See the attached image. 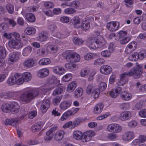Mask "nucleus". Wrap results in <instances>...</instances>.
Wrapping results in <instances>:
<instances>
[{
    "mask_svg": "<svg viewBox=\"0 0 146 146\" xmlns=\"http://www.w3.org/2000/svg\"><path fill=\"white\" fill-rule=\"evenodd\" d=\"M106 42L103 37L97 38H90L87 42V44L91 49H96L98 48H104L106 47Z\"/></svg>",
    "mask_w": 146,
    "mask_h": 146,
    "instance_id": "obj_1",
    "label": "nucleus"
},
{
    "mask_svg": "<svg viewBox=\"0 0 146 146\" xmlns=\"http://www.w3.org/2000/svg\"><path fill=\"white\" fill-rule=\"evenodd\" d=\"M39 92L37 90H29L22 94L20 96V99L23 102L27 103L37 96Z\"/></svg>",
    "mask_w": 146,
    "mask_h": 146,
    "instance_id": "obj_2",
    "label": "nucleus"
},
{
    "mask_svg": "<svg viewBox=\"0 0 146 146\" xmlns=\"http://www.w3.org/2000/svg\"><path fill=\"white\" fill-rule=\"evenodd\" d=\"M142 66L138 65L136 67L133 68L131 69V71L129 72V76H133V77L134 79L139 78L142 74Z\"/></svg>",
    "mask_w": 146,
    "mask_h": 146,
    "instance_id": "obj_3",
    "label": "nucleus"
},
{
    "mask_svg": "<svg viewBox=\"0 0 146 146\" xmlns=\"http://www.w3.org/2000/svg\"><path fill=\"white\" fill-rule=\"evenodd\" d=\"M65 58L68 61L74 62H79L80 59V55L75 52L70 53L66 51L64 54Z\"/></svg>",
    "mask_w": 146,
    "mask_h": 146,
    "instance_id": "obj_4",
    "label": "nucleus"
},
{
    "mask_svg": "<svg viewBox=\"0 0 146 146\" xmlns=\"http://www.w3.org/2000/svg\"><path fill=\"white\" fill-rule=\"evenodd\" d=\"M108 131L114 133H119L122 130L121 127L119 125L115 123L109 124L107 127Z\"/></svg>",
    "mask_w": 146,
    "mask_h": 146,
    "instance_id": "obj_5",
    "label": "nucleus"
},
{
    "mask_svg": "<svg viewBox=\"0 0 146 146\" xmlns=\"http://www.w3.org/2000/svg\"><path fill=\"white\" fill-rule=\"evenodd\" d=\"M9 45L12 48L19 49L21 48L23 46V44L22 42L16 41L14 40H12L9 42Z\"/></svg>",
    "mask_w": 146,
    "mask_h": 146,
    "instance_id": "obj_6",
    "label": "nucleus"
},
{
    "mask_svg": "<svg viewBox=\"0 0 146 146\" xmlns=\"http://www.w3.org/2000/svg\"><path fill=\"white\" fill-rule=\"evenodd\" d=\"M132 116V114L129 111H125L122 112L119 115V119L121 121L129 120Z\"/></svg>",
    "mask_w": 146,
    "mask_h": 146,
    "instance_id": "obj_7",
    "label": "nucleus"
},
{
    "mask_svg": "<svg viewBox=\"0 0 146 146\" xmlns=\"http://www.w3.org/2000/svg\"><path fill=\"white\" fill-rule=\"evenodd\" d=\"M119 23L115 21L110 22L107 24V27L108 29L111 31L117 30L119 27Z\"/></svg>",
    "mask_w": 146,
    "mask_h": 146,
    "instance_id": "obj_8",
    "label": "nucleus"
},
{
    "mask_svg": "<svg viewBox=\"0 0 146 146\" xmlns=\"http://www.w3.org/2000/svg\"><path fill=\"white\" fill-rule=\"evenodd\" d=\"M112 69L110 66L105 65L101 67L100 68V72L103 74L108 75L112 72Z\"/></svg>",
    "mask_w": 146,
    "mask_h": 146,
    "instance_id": "obj_9",
    "label": "nucleus"
},
{
    "mask_svg": "<svg viewBox=\"0 0 146 146\" xmlns=\"http://www.w3.org/2000/svg\"><path fill=\"white\" fill-rule=\"evenodd\" d=\"M129 74V72H125L123 73L121 75L119 80L117 82V84L119 86H123L126 83L127 76H130Z\"/></svg>",
    "mask_w": 146,
    "mask_h": 146,
    "instance_id": "obj_10",
    "label": "nucleus"
},
{
    "mask_svg": "<svg viewBox=\"0 0 146 146\" xmlns=\"http://www.w3.org/2000/svg\"><path fill=\"white\" fill-rule=\"evenodd\" d=\"M134 137V133L132 131H128L125 133L123 136V140L125 141H129L133 139Z\"/></svg>",
    "mask_w": 146,
    "mask_h": 146,
    "instance_id": "obj_11",
    "label": "nucleus"
},
{
    "mask_svg": "<svg viewBox=\"0 0 146 146\" xmlns=\"http://www.w3.org/2000/svg\"><path fill=\"white\" fill-rule=\"evenodd\" d=\"M19 54L18 52H13L10 54L9 60L11 62L16 61L19 58Z\"/></svg>",
    "mask_w": 146,
    "mask_h": 146,
    "instance_id": "obj_12",
    "label": "nucleus"
},
{
    "mask_svg": "<svg viewBox=\"0 0 146 146\" xmlns=\"http://www.w3.org/2000/svg\"><path fill=\"white\" fill-rule=\"evenodd\" d=\"M49 73L48 70L46 68H44L38 71L37 75L39 77L43 78L48 76Z\"/></svg>",
    "mask_w": 146,
    "mask_h": 146,
    "instance_id": "obj_13",
    "label": "nucleus"
},
{
    "mask_svg": "<svg viewBox=\"0 0 146 146\" xmlns=\"http://www.w3.org/2000/svg\"><path fill=\"white\" fill-rule=\"evenodd\" d=\"M18 121L17 119L15 118L7 119L5 123V125H11L13 127H15Z\"/></svg>",
    "mask_w": 146,
    "mask_h": 146,
    "instance_id": "obj_14",
    "label": "nucleus"
},
{
    "mask_svg": "<svg viewBox=\"0 0 146 146\" xmlns=\"http://www.w3.org/2000/svg\"><path fill=\"white\" fill-rule=\"evenodd\" d=\"M136 44L134 42H132L127 45L126 49L125 52L127 54H130L131 51H133L135 49Z\"/></svg>",
    "mask_w": 146,
    "mask_h": 146,
    "instance_id": "obj_15",
    "label": "nucleus"
},
{
    "mask_svg": "<svg viewBox=\"0 0 146 146\" xmlns=\"http://www.w3.org/2000/svg\"><path fill=\"white\" fill-rule=\"evenodd\" d=\"M103 104L100 103L97 104L94 107V112L95 113L98 114L100 113L102 111L104 108Z\"/></svg>",
    "mask_w": 146,
    "mask_h": 146,
    "instance_id": "obj_16",
    "label": "nucleus"
},
{
    "mask_svg": "<svg viewBox=\"0 0 146 146\" xmlns=\"http://www.w3.org/2000/svg\"><path fill=\"white\" fill-rule=\"evenodd\" d=\"M65 133L62 130L58 131L54 135V139L57 141L61 140L63 138Z\"/></svg>",
    "mask_w": 146,
    "mask_h": 146,
    "instance_id": "obj_17",
    "label": "nucleus"
},
{
    "mask_svg": "<svg viewBox=\"0 0 146 146\" xmlns=\"http://www.w3.org/2000/svg\"><path fill=\"white\" fill-rule=\"evenodd\" d=\"M120 96L122 99L126 101L130 100L132 97L131 94L125 91L121 93Z\"/></svg>",
    "mask_w": 146,
    "mask_h": 146,
    "instance_id": "obj_18",
    "label": "nucleus"
},
{
    "mask_svg": "<svg viewBox=\"0 0 146 146\" xmlns=\"http://www.w3.org/2000/svg\"><path fill=\"white\" fill-rule=\"evenodd\" d=\"M16 82L15 84L18 85L22 84L24 82L23 76L20 74L17 73L15 74Z\"/></svg>",
    "mask_w": 146,
    "mask_h": 146,
    "instance_id": "obj_19",
    "label": "nucleus"
},
{
    "mask_svg": "<svg viewBox=\"0 0 146 146\" xmlns=\"http://www.w3.org/2000/svg\"><path fill=\"white\" fill-rule=\"evenodd\" d=\"M71 102L69 101H64L62 102L60 105L61 109L65 110L69 108L71 105Z\"/></svg>",
    "mask_w": 146,
    "mask_h": 146,
    "instance_id": "obj_20",
    "label": "nucleus"
},
{
    "mask_svg": "<svg viewBox=\"0 0 146 146\" xmlns=\"http://www.w3.org/2000/svg\"><path fill=\"white\" fill-rule=\"evenodd\" d=\"M23 64L24 66L30 68L34 66L35 62L32 59H28L25 60Z\"/></svg>",
    "mask_w": 146,
    "mask_h": 146,
    "instance_id": "obj_21",
    "label": "nucleus"
},
{
    "mask_svg": "<svg viewBox=\"0 0 146 146\" xmlns=\"http://www.w3.org/2000/svg\"><path fill=\"white\" fill-rule=\"evenodd\" d=\"M43 126V123L40 122H38L35 123L32 127L33 132H35L40 130Z\"/></svg>",
    "mask_w": 146,
    "mask_h": 146,
    "instance_id": "obj_22",
    "label": "nucleus"
},
{
    "mask_svg": "<svg viewBox=\"0 0 146 146\" xmlns=\"http://www.w3.org/2000/svg\"><path fill=\"white\" fill-rule=\"evenodd\" d=\"M65 89V87L64 86H61L57 87L54 91L52 93L53 96H56L60 94Z\"/></svg>",
    "mask_w": 146,
    "mask_h": 146,
    "instance_id": "obj_23",
    "label": "nucleus"
},
{
    "mask_svg": "<svg viewBox=\"0 0 146 146\" xmlns=\"http://www.w3.org/2000/svg\"><path fill=\"white\" fill-rule=\"evenodd\" d=\"M48 37L47 34L45 32H42L37 37V39L40 41L44 42L47 40Z\"/></svg>",
    "mask_w": 146,
    "mask_h": 146,
    "instance_id": "obj_24",
    "label": "nucleus"
},
{
    "mask_svg": "<svg viewBox=\"0 0 146 146\" xmlns=\"http://www.w3.org/2000/svg\"><path fill=\"white\" fill-rule=\"evenodd\" d=\"M53 71L54 73L62 75L65 72V70L62 67L55 66L53 68Z\"/></svg>",
    "mask_w": 146,
    "mask_h": 146,
    "instance_id": "obj_25",
    "label": "nucleus"
},
{
    "mask_svg": "<svg viewBox=\"0 0 146 146\" xmlns=\"http://www.w3.org/2000/svg\"><path fill=\"white\" fill-rule=\"evenodd\" d=\"M25 17L26 19L30 22L33 23L35 21L36 18L35 15L31 13H27L26 14Z\"/></svg>",
    "mask_w": 146,
    "mask_h": 146,
    "instance_id": "obj_26",
    "label": "nucleus"
},
{
    "mask_svg": "<svg viewBox=\"0 0 146 146\" xmlns=\"http://www.w3.org/2000/svg\"><path fill=\"white\" fill-rule=\"evenodd\" d=\"M13 106V104H3L1 107L2 110L5 112H7L9 111H10L11 110V108Z\"/></svg>",
    "mask_w": 146,
    "mask_h": 146,
    "instance_id": "obj_27",
    "label": "nucleus"
},
{
    "mask_svg": "<svg viewBox=\"0 0 146 146\" xmlns=\"http://www.w3.org/2000/svg\"><path fill=\"white\" fill-rule=\"evenodd\" d=\"M76 87V82H71L68 86L67 88V91L69 92H72L75 90Z\"/></svg>",
    "mask_w": 146,
    "mask_h": 146,
    "instance_id": "obj_28",
    "label": "nucleus"
},
{
    "mask_svg": "<svg viewBox=\"0 0 146 146\" xmlns=\"http://www.w3.org/2000/svg\"><path fill=\"white\" fill-rule=\"evenodd\" d=\"M73 137L78 140L81 139L82 137V132L79 131H74L73 133Z\"/></svg>",
    "mask_w": 146,
    "mask_h": 146,
    "instance_id": "obj_29",
    "label": "nucleus"
},
{
    "mask_svg": "<svg viewBox=\"0 0 146 146\" xmlns=\"http://www.w3.org/2000/svg\"><path fill=\"white\" fill-rule=\"evenodd\" d=\"M47 51L49 52L54 54L56 52L57 48L56 46L55 45H48L47 47Z\"/></svg>",
    "mask_w": 146,
    "mask_h": 146,
    "instance_id": "obj_30",
    "label": "nucleus"
},
{
    "mask_svg": "<svg viewBox=\"0 0 146 146\" xmlns=\"http://www.w3.org/2000/svg\"><path fill=\"white\" fill-rule=\"evenodd\" d=\"M15 74L14 76L10 77L7 81V83L9 86H13L15 84L16 82Z\"/></svg>",
    "mask_w": 146,
    "mask_h": 146,
    "instance_id": "obj_31",
    "label": "nucleus"
},
{
    "mask_svg": "<svg viewBox=\"0 0 146 146\" xmlns=\"http://www.w3.org/2000/svg\"><path fill=\"white\" fill-rule=\"evenodd\" d=\"M139 54L137 52H135L128 57L129 60L132 61H136L139 59Z\"/></svg>",
    "mask_w": 146,
    "mask_h": 146,
    "instance_id": "obj_32",
    "label": "nucleus"
},
{
    "mask_svg": "<svg viewBox=\"0 0 146 146\" xmlns=\"http://www.w3.org/2000/svg\"><path fill=\"white\" fill-rule=\"evenodd\" d=\"M96 56L95 53L89 52L86 54L84 57L86 60H89L94 59Z\"/></svg>",
    "mask_w": 146,
    "mask_h": 146,
    "instance_id": "obj_33",
    "label": "nucleus"
},
{
    "mask_svg": "<svg viewBox=\"0 0 146 146\" xmlns=\"http://www.w3.org/2000/svg\"><path fill=\"white\" fill-rule=\"evenodd\" d=\"M71 23L73 24L74 27L76 28H78V26L77 25L80 23V19L78 17H75L71 20Z\"/></svg>",
    "mask_w": 146,
    "mask_h": 146,
    "instance_id": "obj_34",
    "label": "nucleus"
},
{
    "mask_svg": "<svg viewBox=\"0 0 146 146\" xmlns=\"http://www.w3.org/2000/svg\"><path fill=\"white\" fill-rule=\"evenodd\" d=\"M32 48L30 46H28L23 50V55L24 56H27L31 52Z\"/></svg>",
    "mask_w": 146,
    "mask_h": 146,
    "instance_id": "obj_35",
    "label": "nucleus"
},
{
    "mask_svg": "<svg viewBox=\"0 0 146 146\" xmlns=\"http://www.w3.org/2000/svg\"><path fill=\"white\" fill-rule=\"evenodd\" d=\"M50 62V61L49 59L45 58L40 60L38 63L40 65H45L49 64Z\"/></svg>",
    "mask_w": 146,
    "mask_h": 146,
    "instance_id": "obj_36",
    "label": "nucleus"
},
{
    "mask_svg": "<svg viewBox=\"0 0 146 146\" xmlns=\"http://www.w3.org/2000/svg\"><path fill=\"white\" fill-rule=\"evenodd\" d=\"M21 75L25 82H28L31 79V75L30 73L27 72L24 73Z\"/></svg>",
    "mask_w": 146,
    "mask_h": 146,
    "instance_id": "obj_37",
    "label": "nucleus"
},
{
    "mask_svg": "<svg viewBox=\"0 0 146 146\" xmlns=\"http://www.w3.org/2000/svg\"><path fill=\"white\" fill-rule=\"evenodd\" d=\"M47 82L49 84H53L57 82V79L54 76H50L48 78Z\"/></svg>",
    "mask_w": 146,
    "mask_h": 146,
    "instance_id": "obj_38",
    "label": "nucleus"
},
{
    "mask_svg": "<svg viewBox=\"0 0 146 146\" xmlns=\"http://www.w3.org/2000/svg\"><path fill=\"white\" fill-rule=\"evenodd\" d=\"M82 94V89L81 88H78L74 92V94L76 98L80 97Z\"/></svg>",
    "mask_w": 146,
    "mask_h": 146,
    "instance_id": "obj_39",
    "label": "nucleus"
},
{
    "mask_svg": "<svg viewBox=\"0 0 146 146\" xmlns=\"http://www.w3.org/2000/svg\"><path fill=\"white\" fill-rule=\"evenodd\" d=\"M6 9L8 13L11 14H13L14 10L13 5L10 3H8L5 6Z\"/></svg>",
    "mask_w": 146,
    "mask_h": 146,
    "instance_id": "obj_40",
    "label": "nucleus"
},
{
    "mask_svg": "<svg viewBox=\"0 0 146 146\" xmlns=\"http://www.w3.org/2000/svg\"><path fill=\"white\" fill-rule=\"evenodd\" d=\"M25 31L27 35H33L36 32V30L34 28L32 27H29L25 29Z\"/></svg>",
    "mask_w": 146,
    "mask_h": 146,
    "instance_id": "obj_41",
    "label": "nucleus"
},
{
    "mask_svg": "<svg viewBox=\"0 0 146 146\" xmlns=\"http://www.w3.org/2000/svg\"><path fill=\"white\" fill-rule=\"evenodd\" d=\"M94 89V86L92 84L88 85L86 89V93L89 95L92 94Z\"/></svg>",
    "mask_w": 146,
    "mask_h": 146,
    "instance_id": "obj_42",
    "label": "nucleus"
},
{
    "mask_svg": "<svg viewBox=\"0 0 146 146\" xmlns=\"http://www.w3.org/2000/svg\"><path fill=\"white\" fill-rule=\"evenodd\" d=\"M12 107L10 111L13 113L16 114L19 112V106L17 105H15L13 104V106Z\"/></svg>",
    "mask_w": 146,
    "mask_h": 146,
    "instance_id": "obj_43",
    "label": "nucleus"
},
{
    "mask_svg": "<svg viewBox=\"0 0 146 146\" xmlns=\"http://www.w3.org/2000/svg\"><path fill=\"white\" fill-rule=\"evenodd\" d=\"M5 48L1 46L0 47V58H5L6 55Z\"/></svg>",
    "mask_w": 146,
    "mask_h": 146,
    "instance_id": "obj_44",
    "label": "nucleus"
},
{
    "mask_svg": "<svg viewBox=\"0 0 146 146\" xmlns=\"http://www.w3.org/2000/svg\"><path fill=\"white\" fill-rule=\"evenodd\" d=\"M73 41L74 44L77 45L82 44L83 42V40L77 37H74Z\"/></svg>",
    "mask_w": 146,
    "mask_h": 146,
    "instance_id": "obj_45",
    "label": "nucleus"
},
{
    "mask_svg": "<svg viewBox=\"0 0 146 146\" xmlns=\"http://www.w3.org/2000/svg\"><path fill=\"white\" fill-rule=\"evenodd\" d=\"M65 66L67 69L74 70L76 68L77 66L76 65L72 63H69L66 64Z\"/></svg>",
    "mask_w": 146,
    "mask_h": 146,
    "instance_id": "obj_46",
    "label": "nucleus"
},
{
    "mask_svg": "<svg viewBox=\"0 0 146 146\" xmlns=\"http://www.w3.org/2000/svg\"><path fill=\"white\" fill-rule=\"evenodd\" d=\"M58 128L57 126H56L50 129L46 133V135L48 136H49L51 137H53V133L54 131L56 130Z\"/></svg>",
    "mask_w": 146,
    "mask_h": 146,
    "instance_id": "obj_47",
    "label": "nucleus"
},
{
    "mask_svg": "<svg viewBox=\"0 0 146 146\" xmlns=\"http://www.w3.org/2000/svg\"><path fill=\"white\" fill-rule=\"evenodd\" d=\"M90 27V25L88 23H86L85 21L84 23L82 22V23L81 27L82 29L85 31H87L89 29Z\"/></svg>",
    "mask_w": 146,
    "mask_h": 146,
    "instance_id": "obj_48",
    "label": "nucleus"
},
{
    "mask_svg": "<svg viewBox=\"0 0 146 146\" xmlns=\"http://www.w3.org/2000/svg\"><path fill=\"white\" fill-rule=\"evenodd\" d=\"M105 63V60L102 58H98L96 60L94 64L95 65H100Z\"/></svg>",
    "mask_w": 146,
    "mask_h": 146,
    "instance_id": "obj_49",
    "label": "nucleus"
},
{
    "mask_svg": "<svg viewBox=\"0 0 146 146\" xmlns=\"http://www.w3.org/2000/svg\"><path fill=\"white\" fill-rule=\"evenodd\" d=\"M89 72V70L87 68L83 69L80 72V75L81 76L84 77L87 75Z\"/></svg>",
    "mask_w": 146,
    "mask_h": 146,
    "instance_id": "obj_50",
    "label": "nucleus"
},
{
    "mask_svg": "<svg viewBox=\"0 0 146 146\" xmlns=\"http://www.w3.org/2000/svg\"><path fill=\"white\" fill-rule=\"evenodd\" d=\"M72 77V74H68L63 77L62 80L65 82H67L71 80Z\"/></svg>",
    "mask_w": 146,
    "mask_h": 146,
    "instance_id": "obj_51",
    "label": "nucleus"
},
{
    "mask_svg": "<svg viewBox=\"0 0 146 146\" xmlns=\"http://www.w3.org/2000/svg\"><path fill=\"white\" fill-rule=\"evenodd\" d=\"M99 90L100 91H103L105 90L107 87V84L104 82H100L99 85Z\"/></svg>",
    "mask_w": 146,
    "mask_h": 146,
    "instance_id": "obj_52",
    "label": "nucleus"
},
{
    "mask_svg": "<svg viewBox=\"0 0 146 146\" xmlns=\"http://www.w3.org/2000/svg\"><path fill=\"white\" fill-rule=\"evenodd\" d=\"M127 32L121 31L117 34V36L120 38H123L125 37L127 35Z\"/></svg>",
    "mask_w": 146,
    "mask_h": 146,
    "instance_id": "obj_53",
    "label": "nucleus"
},
{
    "mask_svg": "<svg viewBox=\"0 0 146 146\" xmlns=\"http://www.w3.org/2000/svg\"><path fill=\"white\" fill-rule=\"evenodd\" d=\"M41 105L49 108L50 105V102L49 99L44 100L42 102Z\"/></svg>",
    "mask_w": 146,
    "mask_h": 146,
    "instance_id": "obj_54",
    "label": "nucleus"
},
{
    "mask_svg": "<svg viewBox=\"0 0 146 146\" xmlns=\"http://www.w3.org/2000/svg\"><path fill=\"white\" fill-rule=\"evenodd\" d=\"M75 10L72 8H68L64 10V12L67 14H72L75 13Z\"/></svg>",
    "mask_w": 146,
    "mask_h": 146,
    "instance_id": "obj_55",
    "label": "nucleus"
},
{
    "mask_svg": "<svg viewBox=\"0 0 146 146\" xmlns=\"http://www.w3.org/2000/svg\"><path fill=\"white\" fill-rule=\"evenodd\" d=\"M111 52L108 50H104L101 52V54L104 57H108L110 56Z\"/></svg>",
    "mask_w": 146,
    "mask_h": 146,
    "instance_id": "obj_56",
    "label": "nucleus"
},
{
    "mask_svg": "<svg viewBox=\"0 0 146 146\" xmlns=\"http://www.w3.org/2000/svg\"><path fill=\"white\" fill-rule=\"evenodd\" d=\"M143 17H137L134 19L133 23L135 25H139L140 23L143 21Z\"/></svg>",
    "mask_w": 146,
    "mask_h": 146,
    "instance_id": "obj_57",
    "label": "nucleus"
},
{
    "mask_svg": "<svg viewBox=\"0 0 146 146\" xmlns=\"http://www.w3.org/2000/svg\"><path fill=\"white\" fill-rule=\"evenodd\" d=\"M130 39V38L128 37L123 38L120 40V42L121 44H125L127 43Z\"/></svg>",
    "mask_w": 146,
    "mask_h": 146,
    "instance_id": "obj_58",
    "label": "nucleus"
},
{
    "mask_svg": "<svg viewBox=\"0 0 146 146\" xmlns=\"http://www.w3.org/2000/svg\"><path fill=\"white\" fill-rule=\"evenodd\" d=\"M44 5L47 8H52L54 5L53 3L50 2H46L44 3Z\"/></svg>",
    "mask_w": 146,
    "mask_h": 146,
    "instance_id": "obj_59",
    "label": "nucleus"
},
{
    "mask_svg": "<svg viewBox=\"0 0 146 146\" xmlns=\"http://www.w3.org/2000/svg\"><path fill=\"white\" fill-rule=\"evenodd\" d=\"M137 125V122L134 120L131 121L128 123V126L132 128L135 127Z\"/></svg>",
    "mask_w": 146,
    "mask_h": 146,
    "instance_id": "obj_60",
    "label": "nucleus"
},
{
    "mask_svg": "<svg viewBox=\"0 0 146 146\" xmlns=\"http://www.w3.org/2000/svg\"><path fill=\"white\" fill-rule=\"evenodd\" d=\"M107 138L108 139L111 140H114L115 139L117 136L114 133H109L107 135Z\"/></svg>",
    "mask_w": 146,
    "mask_h": 146,
    "instance_id": "obj_61",
    "label": "nucleus"
},
{
    "mask_svg": "<svg viewBox=\"0 0 146 146\" xmlns=\"http://www.w3.org/2000/svg\"><path fill=\"white\" fill-rule=\"evenodd\" d=\"M100 90L98 89H94L92 94H93L94 98H96L98 97L100 93Z\"/></svg>",
    "mask_w": 146,
    "mask_h": 146,
    "instance_id": "obj_62",
    "label": "nucleus"
},
{
    "mask_svg": "<svg viewBox=\"0 0 146 146\" xmlns=\"http://www.w3.org/2000/svg\"><path fill=\"white\" fill-rule=\"evenodd\" d=\"M69 18L67 17H62L60 19L61 22L63 23H67L69 22Z\"/></svg>",
    "mask_w": 146,
    "mask_h": 146,
    "instance_id": "obj_63",
    "label": "nucleus"
},
{
    "mask_svg": "<svg viewBox=\"0 0 146 146\" xmlns=\"http://www.w3.org/2000/svg\"><path fill=\"white\" fill-rule=\"evenodd\" d=\"M139 114L141 117H146V109H144L140 111L139 112Z\"/></svg>",
    "mask_w": 146,
    "mask_h": 146,
    "instance_id": "obj_64",
    "label": "nucleus"
}]
</instances>
